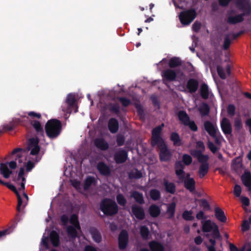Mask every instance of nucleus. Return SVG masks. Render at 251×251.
Returning a JSON list of instances; mask_svg holds the SVG:
<instances>
[{"instance_id": "40", "label": "nucleus", "mask_w": 251, "mask_h": 251, "mask_svg": "<svg viewBox=\"0 0 251 251\" xmlns=\"http://www.w3.org/2000/svg\"><path fill=\"white\" fill-rule=\"evenodd\" d=\"M200 94L203 99H207L209 97V91L208 85L205 83H202L200 88Z\"/></svg>"}, {"instance_id": "25", "label": "nucleus", "mask_w": 251, "mask_h": 251, "mask_svg": "<svg viewBox=\"0 0 251 251\" xmlns=\"http://www.w3.org/2000/svg\"><path fill=\"white\" fill-rule=\"evenodd\" d=\"M50 239L51 244L54 247L59 245L60 240L59 234L55 230H52L50 234Z\"/></svg>"}, {"instance_id": "9", "label": "nucleus", "mask_w": 251, "mask_h": 251, "mask_svg": "<svg viewBox=\"0 0 251 251\" xmlns=\"http://www.w3.org/2000/svg\"><path fill=\"white\" fill-rule=\"evenodd\" d=\"M197 0H172L176 8L184 9L185 7L190 6L196 3Z\"/></svg>"}, {"instance_id": "22", "label": "nucleus", "mask_w": 251, "mask_h": 251, "mask_svg": "<svg viewBox=\"0 0 251 251\" xmlns=\"http://www.w3.org/2000/svg\"><path fill=\"white\" fill-rule=\"evenodd\" d=\"M95 146L101 151H106L109 148V144L103 138H97L94 142Z\"/></svg>"}, {"instance_id": "59", "label": "nucleus", "mask_w": 251, "mask_h": 251, "mask_svg": "<svg viewBox=\"0 0 251 251\" xmlns=\"http://www.w3.org/2000/svg\"><path fill=\"white\" fill-rule=\"evenodd\" d=\"M207 144L208 149L213 153H215L218 150V148L212 142L208 141Z\"/></svg>"}, {"instance_id": "39", "label": "nucleus", "mask_w": 251, "mask_h": 251, "mask_svg": "<svg viewBox=\"0 0 251 251\" xmlns=\"http://www.w3.org/2000/svg\"><path fill=\"white\" fill-rule=\"evenodd\" d=\"M140 234L143 239L147 240L149 238L150 230L146 226H142L140 227Z\"/></svg>"}, {"instance_id": "10", "label": "nucleus", "mask_w": 251, "mask_h": 251, "mask_svg": "<svg viewBox=\"0 0 251 251\" xmlns=\"http://www.w3.org/2000/svg\"><path fill=\"white\" fill-rule=\"evenodd\" d=\"M131 211L133 215L138 220H143L145 218V213L142 206L133 204L131 206Z\"/></svg>"}, {"instance_id": "1", "label": "nucleus", "mask_w": 251, "mask_h": 251, "mask_svg": "<svg viewBox=\"0 0 251 251\" xmlns=\"http://www.w3.org/2000/svg\"><path fill=\"white\" fill-rule=\"evenodd\" d=\"M163 123L153 128L151 131V145L152 147L157 146L159 149V158L161 161H169L172 157V153L168 149L163 139L161 137Z\"/></svg>"}, {"instance_id": "52", "label": "nucleus", "mask_w": 251, "mask_h": 251, "mask_svg": "<svg viewBox=\"0 0 251 251\" xmlns=\"http://www.w3.org/2000/svg\"><path fill=\"white\" fill-rule=\"evenodd\" d=\"M200 206L203 207L204 211L211 210V206L206 199H202L200 200Z\"/></svg>"}, {"instance_id": "36", "label": "nucleus", "mask_w": 251, "mask_h": 251, "mask_svg": "<svg viewBox=\"0 0 251 251\" xmlns=\"http://www.w3.org/2000/svg\"><path fill=\"white\" fill-rule=\"evenodd\" d=\"M182 62L179 57H173L169 59L168 65L171 68H174L181 66Z\"/></svg>"}, {"instance_id": "6", "label": "nucleus", "mask_w": 251, "mask_h": 251, "mask_svg": "<svg viewBox=\"0 0 251 251\" xmlns=\"http://www.w3.org/2000/svg\"><path fill=\"white\" fill-rule=\"evenodd\" d=\"M118 247L121 251L125 250L129 243V234L126 229H123L120 232L118 238Z\"/></svg>"}, {"instance_id": "17", "label": "nucleus", "mask_w": 251, "mask_h": 251, "mask_svg": "<svg viewBox=\"0 0 251 251\" xmlns=\"http://www.w3.org/2000/svg\"><path fill=\"white\" fill-rule=\"evenodd\" d=\"M30 124L34 128L37 136L39 137H44V131L43 127L41 126L40 122L36 120H32L30 121Z\"/></svg>"}, {"instance_id": "54", "label": "nucleus", "mask_w": 251, "mask_h": 251, "mask_svg": "<svg viewBox=\"0 0 251 251\" xmlns=\"http://www.w3.org/2000/svg\"><path fill=\"white\" fill-rule=\"evenodd\" d=\"M118 100L121 102L122 105L124 107H127L131 104L129 99L126 97H119Z\"/></svg>"}, {"instance_id": "32", "label": "nucleus", "mask_w": 251, "mask_h": 251, "mask_svg": "<svg viewBox=\"0 0 251 251\" xmlns=\"http://www.w3.org/2000/svg\"><path fill=\"white\" fill-rule=\"evenodd\" d=\"M21 123V120L20 119H16L13 121L9 123L8 124L3 126V130L4 131H11L14 128Z\"/></svg>"}, {"instance_id": "63", "label": "nucleus", "mask_w": 251, "mask_h": 251, "mask_svg": "<svg viewBox=\"0 0 251 251\" xmlns=\"http://www.w3.org/2000/svg\"><path fill=\"white\" fill-rule=\"evenodd\" d=\"M238 6L239 8L243 11H247V15L250 14L251 10L250 8L247 9L246 8L245 4L242 1H240L238 3Z\"/></svg>"}, {"instance_id": "29", "label": "nucleus", "mask_w": 251, "mask_h": 251, "mask_svg": "<svg viewBox=\"0 0 251 251\" xmlns=\"http://www.w3.org/2000/svg\"><path fill=\"white\" fill-rule=\"evenodd\" d=\"M177 117L180 123L184 126L190 120L189 115L184 110L178 111Z\"/></svg>"}, {"instance_id": "28", "label": "nucleus", "mask_w": 251, "mask_h": 251, "mask_svg": "<svg viewBox=\"0 0 251 251\" xmlns=\"http://www.w3.org/2000/svg\"><path fill=\"white\" fill-rule=\"evenodd\" d=\"M209 169L208 163L201 164L199 168L198 176L200 178L204 177L208 173Z\"/></svg>"}, {"instance_id": "43", "label": "nucleus", "mask_w": 251, "mask_h": 251, "mask_svg": "<svg viewBox=\"0 0 251 251\" xmlns=\"http://www.w3.org/2000/svg\"><path fill=\"white\" fill-rule=\"evenodd\" d=\"M150 195L151 198L154 201L159 200L161 198V193L160 191L155 189H151L150 190Z\"/></svg>"}, {"instance_id": "34", "label": "nucleus", "mask_w": 251, "mask_h": 251, "mask_svg": "<svg viewBox=\"0 0 251 251\" xmlns=\"http://www.w3.org/2000/svg\"><path fill=\"white\" fill-rule=\"evenodd\" d=\"M128 176L129 179H140L143 177V174L141 171L138 170L137 168H134L128 173Z\"/></svg>"}, {"instance_id": "42", "label": "nucleus", "mask_w": 251, "mask_h": 251, "mask_svg": "<svg viewBox=\"0 0 251 251\" xmlns=\"http://www.w3.org/2000/svg\"><path fill=\"white\" fill-rule=\"evenodd\" d=\"M243 166L242 160L241 157L238 156L232 161V167L235 171H238Z\"/></svg>"}, {"instance_id": "30", "label": "nucleus", "mask_w": 251, "mask_h": 251, "mask_svg": "<svg viewBox=\"0 0 251 251\" xmlns=\"http://www.w3.org/2000/svg\"><path fill=\"white\" fill-rule=\"evenodd\" d=\"M107 108L110 112L117 116L120 114V105L118 103H109L107 105Z\"/></svg>"}, {"instance_id": "16", "label": "nucleus", "mask_w": 251, "mask_h": 251, "mask_svg": "<svg viewBox=\"0 0 251 251\" xmlns=\"http://www.w3.org/2000/svg\"><path fill=\"white\" fill-rule=\"evenodd\" d=\"M199 81L195 78H190L187 82L186 88L191 94L195 93L199 88Z\"/></svg>"}, {"instance_id": "44", "label": "nucleus", "mask_w": 251, "mask_h": 251, "mask_svg": "<svg viewBox=\"0 0 251 251\" xmlns=\"http://www.w3.org/2000/svg\"><path fill=\"white\" fill-rule=\"evenodd\" d=\"M70 223L75 226L77 229H80V226L79 224L78 216L76 214H72L71 216L70 219Z\"/></svg>"}, {"instance_id": "51", "label": "nucleus", "mask_w": 251, "mask_h": 251, "mask_svg": "<svg viewBox=\"0 0 251 251\" xmlns=\"http://www.w3.org/2000/svg\"><path fill=\"white\" fill-rule=\"evenodd\" d=\"M193 159L192 157L187 154H184L182 155V162L186 166L190 165L192 162Z\"/></svg>"}, {"instance_id": "62", "label": "nucleus", "mask_w": 251, "mask_h": 251, "mask_svg": "<svg viewBox=\"0 0 251 251\" xmlns=\"http://www.w3.org/2000/svg\"><path fill=\"white\" fill-rule=\"evenodd\" d=\"M208 156L207 155H204L202 153L197 159L198 161L201 163V164L203 163H208L207 161L208 160Z\"/></svg>"}, {"instance_id": "55", "label": "nucleus", "mask_w": 251, "mask_h": 251, "mask_svg": "<svg viewBox=\"0 0 251 251\" xmlns=\"http://www.w3.org/2000/svg\"><path fill=\"white\" fill-rule=\"evenodd\" d=\"M185 126H188L193 131L196 132L198 130V126L194 121L190 120Z\"/></svg>"}, {"instance_id": "53", "label": "nucleus", "mask_w": 251, "mask_h": 251, "mask_svg": "<svg viewBox=\"0 0 251 251\" xmlns=\"http://www.w3.org/2000/svg\"><path fill=\"white\" fill-rule=\"evenodd\" d=\"M217 73L219 76V77L223 79H225L226 78V74L224 72L223 68L220 65H217Z\"/></svg>"}, {"instance_id": "8", "label": "nucleus", "mask_w": 251, "mask_h": 251, "mask_svg": "<svg viewBox=\"0 0 251 251\" xmlns=\"http://www.w3.org/2000/svg\"><path fill=\"white\" fill-rule=\"evenodd\" d=\"M162 76L163 83L166 84V81L169 82L175 81L177 77V74L175 70L171 69H167L162 72Z\"/></svg>"}, {"instance_id": "56", "label": "nucleus", "mask_w": 251, "mask_h": 251, "mask_svg": "<svg viewBox=\"0 0 251 251\" xmlns=\"http://www.w3.org/2000/svg\"><path fill=\"white\" fill-rule=\"evenodd\" d=\"M231 44V41L228 35L225 37L223 48L224 50H227Z\"/></svg>"}, {"instance_id": "7", "label": "nucleus", "mask_w": 251, "mask_h": 251, "mask_svg": "<svg viewBox=\"0 0 251 251\" xmlns=\"http://www.w3.org/2000/svg\"><path fill=\"white\" fill-rule=\"evenodd\" d=\"M76 100L75 95L72 93L69 94L66 99V103L68 105L66 108L62 106V110L64 112L68 114H70L72 112L71 108H74L75 106Z\"/></svg>"}, {"instance_id": "4", "label": "nucleus", "mask_w": 251, "mask_h": 251, "mask_svg": "<svg viewBox=\"0 0 251 251\" xmlns=\"http://www.w3.org/2000/svg\"><path fill=\"white\" fill-rule=\"evenodd\" d=\"M100 210L104 215L112 216L118 213L119 207L114 200L109 198H105L100 202Z\"/></svg>"}, {"instance_id": "5", "label": "nucleus", "mask_w": 251, "mask_h": 251, "mask_svg": "<svg viewBox=\"0 0 251 251\" xmlns=\"http://www.w3.org/2000/svg\"><path fill=\"white\" fill-rule=\"evenodd\" d=\"M196 16V10L192 8L180 12L179 14V19L182 25H187L193 21Z\"/></svg>"}, {"instance_id": "45", "label": "nucleus", "mask_w": 251, "mask_h": 251, "mask_svg": "<svg viewBox=\"0 0 251 251\" xmlns=\"http://www.w3.org/2000/svg\"><path fill=\"white\" fill-rule=\"evenodd\" d=\"M233 125L236 131L239 132L243 128V124L240 117L235 118Z\"/></svg>"}, {"instance_id": "24", "label": "nucleus", "mask_w": 251, "mask_h": 251, "mask_svg": "<svg viewBox=\"0 0 251 251\" xmlns=\"http://www.w3.org/2000/svg\"><path fill=\"white\" fill-rule=\"evenodd\" d=\"M163 185L167 192L171 194H174L176 190V186L174 182H169L166 179L163 180Z\"/></svg>"}, {"instance_id": "57", "label": "nucleus", "mask_w": 251, "mask_h": 251, "mask_svg": "<svg viewBox=\"0 0 251 251\" xmlns=\"http://www.w3.org/2000/svg\"><path fill=\"white\" fill-rule=\"evenodd\" d=\"M227 111L229 116L233 117L235 114V107L233 104H229L227 107Z\"/></svg>"}, {"instance_id": "11", "label": "nucleus", "mask_w": 251, "mask_h": 251, "mask_svg": "<svg viewBox=\"0 0 251 251\" xmlns=\"http://www.w3.org/2000/svg\"><path fill=\"white\" fill-rule=\"evenodd\" d=\"M127 156V152L125 150H121L115 153L114 159L117 164H122L126 161Z\"/></svg>"}, {"instance_id": "64", "label": "nucleus", "mask_w": 251, "mask_h": 251, "mask_svg": "<svg viewBox=\"0 0 251 251\" xmlns=\"http://www.w3.org/2000/svg\"><path fill=\"white\" fill-rule=\"evenodd\" d=\"M125 139L123 135H118L116 139V142L118 146H122L124 144Z\"/></svg>"}, {"instance_id": "46", "label": "nucleus", "mask_w": 251, "mask_h": 251, "mask_svg": "<svg viewBox=\"0 0 251 251\" xmlns=\"http://www.w3.org/2000/svg\"><path fill=\"white\" fill-rule=\"evenodd\" d=\"M39 139L38 137H36L35 138H30L28 143V150H30V148L32 147H34L36 146H39Z\"/></svg>"}, {"instance_id": "15", "label": "nucleus", "mask_w": 251, "mask_h": 251, "mask_svg": "<svg viewBox=\"0 0 251 251\" xmlns=\"http://www.w3.org/2000/svg\"><path fill=\"white\" fill-rule=\"evenodd\" d=\"M185 165L181 161H176L175 164V174L179 179H183L184 174Z\"/></svg>"}, {"instance_id": "48", "label": "nucleus", "mask_w": 251, "mask_h": 251, "mask_svg": "<svg viewBox=\"0 0 251 251\" xmlns=\"http://www.w3.org/2000/svg\"><path fill=\"white\" fill-rule=\"evenodd\" d=\"M77 229L75 226H70L67 228L68 235L72 238H75L77 236Z\"/></svg>"}, {"instance_id": "49", "label": "nucleus", "mask_w": 251, "mask_h": 251, "mask_svg": "<svg viewBox=\"0 0 251 251\" xmlns=\"http://www.w3.org/2000/svg\"><path fill=\"white\" fill-rule=\"evenodd\" d=\"M116 200L118 203L122 206H125L127 202V201L122 194H118L116 196Z\"/></svg>"}, {"instance_id": "27", "label": "nucleus", "mask_w": 251, "mask_h": 251, "mask_svg": "<svg viewBox=\"0 0 251 251\" xmlns=\"http://www.w3.org/2000/svg\"><path fill=\"white\" fill-rule=\"evenodd\" d=\"M89 231L92 235L93 240L95 242L98 243L101 242L102 239L101 234L96 227H91Z\"/></svg>"}, {"instance_id": "38", "label": "nucleus", "mask_w": 251, "mask_h": 251, "mask_svg": "<svg viewBox=\"0 0 251 251\" xmlns=\"http://www.w3.org/2000/svg\"><path fill=\"white\" fill-rule=\"evenodd\" d=\"M199 110L202 116H207L210 112V107L207 103L203 102L200 106Z\"/></svg>"}, {"instance_id": "12", "label": "nucleus", "mask_w": 251, "mask_h": 251, "mask_svg": "<svg viewBox=\"0 0 251 251\" xmlns=\"http://www.w3.org/2000/svg\"><path fill=\"white\" fill-rule=\"evenodd\" d=\"M221 127L222 131L226 135L231 134V125L229 120L227 118H223L221 121Z\"/></svg>"}, {"instance_id": "21", "label": "nucleus", "mask_w": 251, "mask_h": 251, "mask_svg": "<svg viewBox=\"0 0 251 251\" xmlns=\"http://www.w3.org/2000/svg\"><path fill=\"white\" fill-rule=\"evenodd\" d=\"M149 247L151 251H165L164 246L157 241H151L149 243Z\"/></svg>"}, {"instance_id": "31", "label": "nucleus", "mask_w": 251, "mask_h": 251, "mask_svg": "<svg viewBox=\"0 0 251 251\" xmlns=\"http://www.w3.org/2000/svg\"><path fill=\"white\" fill-rule=\"evenodd\" d=\"M170 140L173 142L175 146H181L183 145V142L180 139L179 134L176 132H173L171 134Z\"/></svg>"}, {"instance_id": "19", "label": "nucleus", "mask_w": 251, "mask_h": 251, "mask_svg": "<svg viewBox=\"0 0 251 251\" xmlns=\"http://www.w3.org/2000/svg\"><path fill=\"white\" fill-rule=\"evenodd\" d=\"M245 13H243L235 16H228L227 18V23L230 25H235L241 23L244 20V16Z\"/></svg>"}, {"instance_id": "58", "label": "nucleus", "mask_w": 251, "mask_h": 251, "mask_svg": "<svg viewBox=\"0 0 251 251\" xmlns=\"http://www.w3.org/2000/svg\"><path fill=\"white\" fill-rule=\"evenodd\" d=\"M25 175V169L23 167H21L20 169L19 172L18 173L17 180L18 181L22 180V181H25V178L24 177Z\"/></svg>"}, {"instance_id": "14", "label": "nucleus", "mask_w": 251, "mask_h": 251, "mask_svg": "<svg viewBox=\"0 0 251 251\" xmlns=\"http://www.w3.org/2000/svg\"><path fill=\"white\" fill-rule=\"evenodd\" d=\"M97 169L102 176H109L111 174L110 168L103 162H99L97 164Z\"/></svg>"}, {"instance_id": "20", "label": "nucleus", "mask_w": 251, "mask_h": 251, "mask_svg": "<svg viewBox=\"0 0 251 251\" xmlns=\"http://www.w3.org/2000/svg\"><path fill=\"white\" fill-rule=\"evenodd\" d=\"M108 127L111 133H116L118 131L119 127V124L118 120L114 118H111L108 123Z\"/></svg>"}, {"instance_id": "47", "label": "nucleus", "mask_w": 251, "mask_h": 251, "mask_svg": "<svg viewBox=\"0 0 251 251\" xmlns=\"http://www.w3.org/2000/svg\"><path fill=\"white\" fill-rule=\"evenodd\" d=\"M96 182L95 178L93 176H88L85 181L84 184V190L88 189L93 184Z\"/></svg>"}, {"instance_id": "50", "label": "nucleus", "mask_w": 251, "mask_h": 251, "mask_svg": "<svg viewBox=\"0 0 251 251\" xmlns=\"http://www.w3.org/2000/svg\"><path fill=\"white\" fill-rule=\"evenodd\" d=\"M192 211L190 210H185L182 214V218L186 221H193L194 219V217L192 215Z\"/></svg>"}, {"instance_id": "18", "label": "nucleus", "mask_w": 251, "mask_h": 251, "mask_svg": "<svg viewBox=\"0 0 251 251\" xmlns=\"http://www.w3.org/2000/svg\"><path fill=\"white\" fill-rule=\"evenodd\" d=\"M204 127L209 135L211 137L215 136L218 128L210 121H206L204 123Z\"/></svg>"}, {"instance_id": "3", "label": "nucleus", "mask_w": 251, "mask_h": 251, "mask_svg": "<svg viewBox=\"0 0 251 251\" xmlns=\"http://www.w3.org/2000/svg\"><path fill=\"white\" fill-rule=\"evenodd\" d=\"M62 128L61 121L56 119L48 120L45 126L46 134L50 139L56 138L60 134Z\"/></svg>"}, {"instance_id": "61", "label": "nucleus", "mask_w": 251, "mask_h": 251, "mask_svg": "<svg viewBox=\"0 0 251 251\" xmlns=\"http://www.w3.org/2000/svg\"><path fill=\"white\" fill-rule=\"evenodd\" d=\"M241 191L242 189L241 186L238 184L235 185L233 190L234 195L237 197H239L241 195Z\"/></svg>"}, {"instance_id": "33", "label": "nucleus", "mask_w": 251, "mask_h": 251, "mask_svg": "<svg viewBox=\"0 0 251 251\" xmlns=\"http://www.w3.org/2000/svg\"><path fill=\"white\" fill-rule=\"evenodd\" d=\"M0 172L5 178H8L12 174V171L8 168L7 164L3 163L0 164Z\"/></svg>"}, {"instance_id": "2", "label": "nucleus", "mask_w": 251, "mask_h": 251, "mask_svg": "<svg viewBox=\"0 0 251 251\" xmlns=\"http://www.w3.org/2000/svg\"><path fill=\"white\" fill-rule=\"evenodd\" d=\"M201 224L202 231L203 232L207 233L205 234V236L207 238L210 236L212 237V238L209 240V242L211 244L210 246H216V240L221 239L222 238L218 225L210 220L202 221Z\"/></svg>"}, {"instance_id": "37", "label": "nucleus", "mask_w": 251, "mask_h": 251, "mask_svg": "<svg viewBox=\"0 0 251 251\" xmlns=\"http://www.w3.org/2000/svg\"><path fill=\"white\" fill-rule=\"evenodd\" d=\"M242 183L245 186L251 183V173L249 171L245 172L241 177Z\"/></svg>"}, {"instance_id": "26", "label": "nucleus", "mask_w": 251, "mask_h": 251, "mask_svg": "<svg viewBox=\"0 0 251 251\" xmlns=\"http://www.w3.org/2000/svg\"><path fill=\"white\" fill-rule=\"evenodd\" d=\"M149 212L151 217L156 218L160 215L161 209L158 205L153 204L149 207Z\"/></svg>"}, {"instance_id": "41", "label": "nucleus", "mask_w": 251, "mask_h": 251, "mask_svg": "<svg viewBox=\"0 0 251 251\" xmlns=\"http://www.w3.org/2000/svg\"><path fill=\"white\" fill-rule=\"evenodd\" d=\"M176 204L175 202H172L168 206L167 209V213L168 214L169 219H172L174 218L175 214Z\"/></svg>"}, {"instance_id": "60", "label": "nucleus", "mask_w": 251, "mask_h": 251, "mask_svg": "<svg viewBox=\"0 0 251 251\" xmlns=\"http://www.w3.org/2000/svg\"><path fill=\"white\" fill-rule=\"evenodd\" d=\"M2 185L6 186L8 189L12 191L16 195H17V194H19L16 188L13 185L8 182H4L3 181Z\"/></svg>"}, {"instance_id": "13", "label": "nucleus", "mask_w": 251, "mask_h": 251, "mask_svg": "<svg viewBox=\"0 0 251 251\" xmlns=\"http://www.w3.org/2000/svg\"><path fill=\"white\" fill-rule=\"evenodd\" d=\"M185 178L183 177V179H179L180 182L183 183L184 187L190 192L193 193L196 189V182L193 178L185 180Z\"/></svg>"}, {"instance_id": "35", "label": "nucleus", "mask_w": 251, "mask_h": 251, "mask_svg": "<svg viewBox=\"0 0 251 251\" xmlns=\"http://www.w3.org/2000/svg\"><path fill=\"white\" fill-rule=\"evenodd\" d=\"M131 197L139 204H143L145 203L143 195L141 193L134 191L131 193Z\"/></svg>"}, {"instance_id": "23", "label": "nucleus", "mask_w": 251, "mask_h": 251, "mask_svg": "<svg viewBox=\"0 0 251 251\" xmlns=\"http://www.w3.org/2000/svg\"><path fill=\"white\" fill-rule=\"evenodd\" d=\"M216 218L222 223H226L227 220L224 211L219 207H216L214 209Z\"/></svg>"}]
</instances>
